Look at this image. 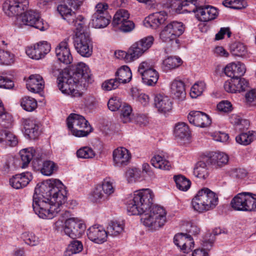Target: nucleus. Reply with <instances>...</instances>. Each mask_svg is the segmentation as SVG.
I'll list each match as a JSON object with an SVG mask.
<instances>
[{"label": "nucleus", "instance_id": "bb28decb", "mask_svg": "<svg viewBox=\"0 0 256 256\" xmlns=\"http://www.w3.org/2000/svg\"><path fill=\"white\" fill-rule=\"evenodd\" d=\"M27 88L31 92L38 93L44 88V82L39 74H32L30 76L26 83Z\"/></svg>", "mask_w": 256, "mask_h": 256}, {"label": "nucleus", "instance_id": "8fccbe9b", "mask_svg": "<svg viewBox=\"0 0 256 256\" xmlns=\"http://www.w3.org/2000/svg\"><path fill=\"white\" fill-rule=\"evenodd\" d=\"M21 238L30 246H36L38 243V238L32 232H25L21 235Z\"/></svg>", "mask_w": 256, "mask_h": 256}, {"label": "nucleus", "instance_id": "c85d7f7f", "mask_svg": "<svg viewBox=\"0 0 256 256\" xmlns=\"http://www.w3.org/2000/svg\"><path fill=\"white\" fill-rule=\"evenodd\" d=\"M110 18L111 16L109 14H94L92 17V24L96 28H104L110 24Z\"/></svg>", "mask_w": 256, "mask_h": 256}, {"label": "nucleus", "instance_id": "cd10ccee", "mask_svg": "<svg viewBox=\"0 0 256 256\" xmlns=\"http://www.w3.org/2000/svg\"><path fill=\"white\" fill-rule=\"evenodd\" d=\"M170 92L174 98L183 100L186 95L184 82L178 79L174 80L170 84Z\"/></svg>", "mask_w": 256, "mask_h": 256}, {"label": "nucleus", "instance_id": "f3484780", "mask_svg": "<svg viewBox=\"0 0 256 256\" xmlns=\"http://www.w3.org/2000/svg\"><path fill=\"white\" fill-rule=\"evenodd\" d=\"M88 238L92 242L100 244L106 240L108 233L101 226L94 225L90 227L87 231Z\"/></svg>", "mask_w": 256, "mask_h": 256}, {"label": "nucleus", "instance_id": "c03bdc74", "mask_svg": "<svg viewBox=\"0 0 256 256\" xmlns=\"http://www.w3.org/2000/svg\"><path fill=\"white\" fill-rule=\"evenodd\" d=\"M21 106L28 112H32L37 107L36 100L31 97L25 96L22 99Z\"/></svg>", "mask_w": 256, "mask_h": 256}, {"label": "nucleus", "instance_id": "4d7b16f0", "mask_svg": "<svg viewBox=\"0 0 256 256\" xmlns=\"http://www.w3.org/2000/svg\"><path fill=\"white\" fill-rule=\"evenodd\" d=\"M188 234L183 233L178 234L175 235L174 238V242L180 249L183 248L184 246H186V238Z\"/></svg>", "mask_w": 256, "mask_h": 256}, {"label": "nucleus", "instance_id": "c9c22d12", "mask_svg": "<svg viewBox=\"0 0 256 256\" xmlns=\"http://www.w3.org/2000/svg\"><path fill=\"white\" fill-rule=\"evenodd\" d=\"M206 162V158L202 161L198 162L194 170V174L200 178H206L208 176V172Z\"/></svg>", "mask_w": 256, "mask_h": 256}, {"label": "nucleus", "instance_id": "2f4dec72", "mask_svg": "<svg viewBox=\"0 0 256 256\" xmlns=\"http://www.w3.org/2000/svg\"><path fill=\"white\" fill-rule=\"evenodd\" d=\"M182 64V60L176 56H168L164 59L162 64V68L164 72H168L178 68Z\"/></svg>", "mask_w": 256, "mask_h": 256}, {"label": "nucleus", "instance_id": "58836bf2", "mask_svg": "<svg viewBox=\"0 0 256 256\" xmlns=\"http://www.w3.org/2000/svg\"><path fill=\"white\" fill-rule=\"evenodd\" d=\"M130 14L128 11L124 9L118 10L115 14L113 20L112 24L114 26H117L123 23L124 22L128 20Z\"/></svg>", "mask_w": 256, "mask_h": 256}, {"label": "nucleus", "instance_id": "39448f33", "mask_svg": "<svg viewBox=\"0 0 256 256\" xmlns=\"http://www.w3.org/2000/svg\"><path fill=\"white\" fill-rule=\"evenodd\" d=\"M85 25L75 27L74 44L75 49L81 56L88 58L92 54V44L90 34L84 29Z\"/></svg>", "mask_w": 256, "mask_h": 256}, {"label": "nucleus", "instance_id": "4468645a", "mask_svg": "<svg viewBox=\"0 0 256 256\" xmlns=\"http://www.w3.org/2000/svg\"><path fill=\"white\" fill-rule=\"evenodd\" d=\"M57 10L63 19L74 27H81L82 25L86 24L85 18L81 15L76 17L75 12H72L71 8H70L66 4H59L57 7Z\"/></svg>", "mask_w": 256, "mask_h": 256}, {"label": "nucleus", "instance_id": "49530a36", "mask_svg": "<svg viewBox=\"0 0 256 256\" xmlns=\"http://www.w3.org/2000/svg\"><path fill=\"white\" fill-rule=\"evenodd\" d=\"M254 138L252 133L248 132H243L240 134L236 137V142L242 145L247 146L250 144Z\"/></svg>", "mask_w": 256, "mask_h": 256}, {"label": "nucleus", "instance_id": "864d4df0", "mask_svg": "<svg viewBox=\"0 0 256 256\" xmlns=\"http://www.w3.org/2000/svg\"><path fill=\"white\" fill-rule=\"evenodd\" d=\"M222 4L226 7L234 10H241L248 6L246 1H223Z\"/></svg>", "mask_w": 256, "mask_h": 256}, {"label": "nucleus", "instance_id": "09e8293b", "mask_svg": "<svg viewBox=\"0 0 256 256\" xmlns=\"http://www.w3.org/2000/svg\"><path fill=\"white\" fill-rule=\"evenodd\" d=\"M204 82L200 81L194 84L192 86L190 92V95L192 98H196L200 96L206 88Z\"/></svg>", "mask_w": 256, "mask_h": 256}, {"label": "nucleus", "instance_id": "338daca9", "mask_svg": "<svg viewBox=\"0 0 256 256\" xmlns=\"http://www.w3.org/2000/svg\"><path fill=\"white\" fill-rule=\"evenodd\" d=\"M108 4L106 2H100L95 6L96 12L94 14L102 15L108 14Z\"/></svg>", "mask_w": 256, "mask_h": 256}, {"label": "nucleus", "instance_id": "dca6fc26", "mask_svg": "<svg viewBox=\"0 0 256 256\" xmlns=\"http://www.w3.org/2000/svg\"><path fill=\"white\" fill-rule=\"evenodd\" d=\"M50 44L46 41L40 42L34 44V46L28 48L26 54L30 58L40 60L43 58L50 50Z\"/></svg>", "mask_w": 256, "mask_h": 256}, {"label": "nucleus", "instance_id": "393cba45", "mask_svg": "<svg viewBox=\"0 0 256 256\" xmlns=\"http://www.w3.org/2000/svg\"><path fill=\"white\" fill-rule=\"evenodd\" d=\"M154 104L158 112H166L171 110L172 104L170 98L166 96L157 94L154 98Z\"/></svg>", "mask_w": 256, "mask_h": 256}, {"label": "nucleus", "instance_id": "680f3d73", "mask_svg": "<svg viewBox=\"0 0 256 256\" xmlns=\"http://www.w3.org/2000/svg\"><path fill=\"white\" fill-rule=\"evenodd\" d=\"M140 176V170L136 168H130L126 172V177L128 182H134Z\"/></svg>", "mask_w": 256, "mask_h": 256}, {"label": "nucleus", "instance_id": "a211bd4d", "mask_svg": "<svg viewBox=\"0 0 256 256\" xmlns=\"http://www.w3.org/2000/svg\"><path fill=\"white\" fill-rule=\"evenodd\" d=\"M189 122L195 126L205 128L209 126L211 120L206 114L200 111H192L188 116Z\"/></svg>", "mask_w": 256, "mask_h": 256}, {"label": "nucleus", "instance_id": "6e6d98bb", "mask_svg": "<svg viewBox=\"0 0 256 256\" xmlns=\"http://www.w3.org/2000/svg\"><path fill=\"white\" fill-rule=\"evenodd\" d=\"M107 198L106 195H104L102 192L101 187L97 186L91 194L90 200L94 202H100Z\"/></svg>", "mask_w": 256, "mask_h": 256}, {"label": "nucleus", "instance_id": "a878e982", "mask_svg": "<svg viewBox=\"0 0 256 256\" xmlns=\"http://www.w3.org/2000/svg\"><path fill=\"white\" fill-rule=\"evenodd\" d=\"M24 134L30 139L36 138L40 134L39 125L36 120L30 118L24 120Z\"/></svg>", "mask_w": 256, "mask_h": 256}, {"label": "nucleus", "instance_id": "f8f14e48", "mask_svg": "<svg viewBox=\"0 0 256 256\" xmlns=\"http://www.w3.org/2000/svg\"><path fill=\"white\" fill-rule=\"evenodd\" d=\"M138 72L142 77V82L148 86H155L159 78L158 72L147 62H142L140 64Z\"/></svg>", "mask_w": 256, "mask_h": 256}, {"label": "nucleus", "instance_id": "79ce46f5", "mask_svg": "<svg viewBox=\"0 0 256 256\" xmlns=\"http://www.w3.org/2000/svg\"><path fill=\"white\" fill-rule=\"evenodd\" d=\"M58 169L57 165L52 161L44 160L42 162V166L40 168L42 174L45 176L52 175Z\"/></svg>", "mask_w": 256, "mask_h": 256}, {"label": "nucleus", "instance_id": "052dcab7", "mask_svg": "<svg viewBox=\"0 0 256 256\" xmlns=\"http://www.w3.org/2000/svg\"><path fill=\"white\" fill-rule=\"evenodd\" d=\"M246 104L249 106H256V89H252L246 94Z\"/></svg>", "mask_w": 256, "mask_h": 256}, {"label": "nucleus", "instance_id": "5701e85b", "mask_svg": "<svg viewBox=\"0 0 256 256\" xmlns=\"http://www.w3.org/2000/svg\"><path fill=\"white\" fill-rule=\"evenodd\" d=\"M166 16L164 12L152 14L144 19V25L147 28L156 29L164 22L166 18Z\"/></svg>", "mask_w": 256, "mask_h": 256}, {"label": "nucleus", "instance_id": "774afa93", "mask_svg": "<svg viewBox=\"0 0 256 256\" xmlns=\"http://www.w3.org/2000/svg\"><path fill=\"white\" fill-rule=\"evenodd\" d=\"M122 32H127L132 31L134 28V24L133 22L127 20L117 26Z\"/></svg>", "mask_w": 256, "mask_h": 256}, {"label": "nucleus", "instance_id": "e433bc0d", "mask_svg": "<svg viewBox=\"0 0 256 256\" xmlns=\"http://www.w3.org/2000/svg\"><path fill=\"white\" fill-rule=\"evenodd\" d=\"M230 122L234 125L236 128L242 131L244 129H248L250 126L249 121L242 118L239 116L234 114L230 118Z\"/></svg>", "mask_w": 256, "mask_h": 256}, {"label": "nucleus", "instance_id": "f704fd0d", "mask_svg": "<svg viewBox=\"0 0 256 256\" xmlns=\"http://www.w3.org/2000/svg\"><path fill=\"white\" fill-rule=\"evenodd\" d=\"M124 230V224L122 222L117 221H111L108 227L106 232L108 236H116L120 234Z\"/></svg>", "mask_w": 256, "mask_h": 256}, {"label": "nucleus", "instance_id": "b1692460", "mask_svg": "<svg viewBox=\"0 0 256 256\" xmlns=\"http://www.w3.org/2000/svg\"><path fill=\"white\" fill-rule=\"evenodd\" d=\"M32 179V176L30 172H24L16 174L10 179V184L14 188H22L26 186Z\"/></svg>", "mask_w": 256, "mask_h": 256}, {"label": "nucleus", "instance_id": "6ab92c4d", "mask_svg": "<svg viewBox=\"0 0 256 256\" xmlns=\"http://www.w3.org/2000/svg\"><path fill=\"white\" fill-rule=\"evenodd\" d=\"M112 156L114 165L119 167L126 166L131 158L129 151L123 147L115 149L113 152Z\"/></svg>", "mask_w": 256, "mask_h": 256}, {"label": "nucleus", "instance_id": "603ef678", "mask_svg": "<svg viewBox=\"0 0 256 256\" xmlns=\"http://www.w3.org/2000/svg\"><path fill=\"white\" fill-rule=\"evenodd\" d=\"M132 109L130 106L124 104L120 110V118L124 123L130 121Z\"/></svg>", "mask_w": 256, "mask_h": 256}, {"label": "nucleus", "instance_id": "69168bd1", "mask_svg": "<svg viewBox=\"0 0 256 256\" xmlns=\"http://www.w3.org/2000/svg\"><path fill=\"white\" fill-rule=\"evenodd\" d=\"M218 111L224 112H228L232 110V104L228 100H222L217 104Z\"/></svg>", "mask_w": 256, "mask_h": 256}, {"label": "nucleus", "instance_id": "e2e57ef3", "mask_svg": "<svg viewBox=\"0 0 256 256\" xmlns=\"http://www.w3.org/2000/svg\"><path fill=\"white\" fill-rule=\"evenodd\" d=\"M230 176L236 179H243L246 176L248 172L244 168H238L232 170L230 172Z\"/></svg>", "mask_w": 256, "mask_h": 256}, {"label": "nucleus", "instance_id": "ddd939ff", "mask_svg": "<svg viewBox=\"0 0 256 256\" xmlns=\"http://www.w3.org/2000/svg\"><path fill=\"white\" fill-rule=\"evenodd\" d=\"M64 232L74 239L80 237L86 228L85 225L78 218H70L65 220L62 226Z\"/></svg>", "mask_w": 256, "mask_h": 256}, {"label": "nucleus", "instance_id": "de8ad7c7", "mask_svg": "<svg viewBox=\"0 0 256 256\" xmlns=\"http://www.w3.org/2000/svg\"><path fill=\"white\" fill-rule=\"evenodd\" d=\"M76 156L81 158H92L96 156L95 152L89 146H84L76 152Z\"/></svg>", "mask_w": 256, "mask_h": 256}, {"label": "nucleus", "instance_id": "bf43d9fd", "mask_svg": "<svg viewBox=\"0 0 256 256\" xmlns=\"http://www.w3.org/2000/svg\"><path fill=\"white\" fill-rule=\"evenodd\" d=\"M120 84V83L116 78H115L106 81L102 84V88L104 90H111L118 88Z\"/></svg>", "mask_w": 256, "mask_h": 256}, {"label": "nucleus", "instance_id": "ea45409f", "mask_svg": "<svg viewBox=\"0 0 256 256\" xmlns=\"http://www.w3.org/2000/svg\"><path fill=\"white\" fill-rule=\"evenodd\" d=\"M176 186L178 189L182 191H186L190 186V182L182 175L174 176V177Z\"/></svg>", "mask_w": 256, "mask_h": 256}, {"label": "nucleus", "instance_id": "473e14b6", "mask_svg": "<svg viewBox=\"0 0 256 256\" xmlns=\"http://www.w3.org/2000/svg\"><path fill=\"white\" fill-rule=\"evenodd\" d=\"M150 162L154 168L162 170H169L172 167L170 162L160 155L154 156Z\"/></svg>", "mask_w": 256, "mask_h": 256}, {"label": "nucleus", "instance_id": "20e7f679", "mask_svg": "<svg viewBox=\"0 0 256 256\" xmlns=\"http://www.w3.org/2000/svg\"><path fill=\"white\" fill-rule=\"evenodd\" d=\"M218 196L208 188H203L198 191L192 199V204L194 209L200 212L213 209L218 204Z\"/></svg>", "mask_w": 256, "mask_h": 256}, {"label": "nucleus", "instance_id": "7c9ffc66", "mask_svg": "<svg viewBox=\"0 0 256 256\" xmlns=\"http://www.w3.org/2000/svg\"><path fill=\"white\" fill-rule=\"evenodd\" d=\"M116 78L120 83L126 84L130 82L132 78V73L130 68L126 66H121L116 72Z\"/></svg>", "mask_w": 256, "mask_h": 256}, {"label": "nucleus", "instance_id": "2eb2a0df", "mask_svg": "<svg viewBox=\"0 0 256 256\" xmlns=\"http://www.w3.org/2000/svg\"><path fill=\"white\" fill-rule=\"evenodd\" d=\"M29 4L28 1H4L2 9L8 16H19L18 14L22 10H26Z\"/></svg>", "mask_w": 256, "mask_h": 256}, {"label": "nucleus", "instance_id": "1a4fd4ad", "mask_svg": "<svg viewBox=\"0 0 256 256\" xmlns=\"http://www.w3.org/2000/svg\"><path fill=\"white\" fill-rule=\"evenodd\" d=\"M186 2L184 5L192 4L193 8L191 11L196 13V16L199 20L208 22L215 19L218 16V10L214 6L210 5L199 6L197 1H183Z\"/></svg>", "mask_w": 256, "mask_h": 256}, {"label": "nucleus", "instance_id": "9b49d317", "mask_svg": "<svg viewBox=\"0 0 256 256\" xmlns=\"http://www.w3.org/2000/svg\"><path fill=\"white\" fill-rule=\"evenodd\" d=\"M184 30L182 23L172 22L164 27L160 34V38L164 42L175 40L177 42V38L181 36Z\"/></svg>", "mask_w": 256, "mask_h": 256}, {"label": "nucleus", "instance_id": "9d476101", "mask_svg": "<svg viewBox=\"0 0 256 256\" xmlns=\"http://www.w3.org/2000/svg\"><path fill=\"white\" fill-rule=\"evenodd\" d=\"M20 154L22 161V168L27 167L30 162L33 160L32 163L34 166L40 169L39 166L41 165L42 160L46 158V153L44 152L42 149H34L32 148L21 150L20 152Z\"/></svg>", "mask_w": 256, "mask_h": 256}, {"label": "nucleus", "instance_id": "7ed1b4c3", "mask_svg": "<svg viewBox=\"0 0 256 256\" xmlns=\"http://www.w3.org/2000/svg\"><path fill=\"white\" fill-rule=\"evenodd\" d=\"M90 76L88 66L78 62L71 72H64L62 76L58 78V87L63 94L79 97L82 95L80 90L86 89L91 82Z\"/></svg>", "mask_w": 256, "mask_h": 256}, {"label": "nucleus", "instance_id": "aec40b11", "mask_svg": "<svg viewBox=\"0 0 256 256\" xmlns=\"http://www.w3.org/2000/svg\"><path fill=\"white\" fill-rule=\"evenodd\" d=\"M68 39L62 42L56 48V54L58 60L66 64H70L72 57L68 44Z\"/></svg>", "mask_w": 256, "mask_h": 256}, {"label": "nucleus", "instance_id": "6e6552de", "mask_svg": "<svg viewBox=\"0 0 256 256\" xmlns=\"http://www.w3.org/2000/svg\"><path fill=\"white\" fill-rule=\"evenodd\" d=\"M232 208L238 211L256 210V194L247 192L238 194L231 200Z\"/></svg>", "mask_w": 256, "mask_h": 256}, {"label": "nucleus", "instance_id": "3c124183", "mask_svg": "<svg viewBox=\"0 0 256 256\" xmlns=\"http://www.w3.org/2000/svg\"><path fill=\"white\" fill-rule=\"evenodd\" d=\"M232 52L234 56H242L246 55L247 50L246 46L240 42H235L230 47Z\"/></svg>", "mask_w": 256, "mask_h": 256}, {"label": "nucleus", "instance_id": "4be33fe9", "mask_svg": "<svg viewBox=\"0 0 256 256\" xmlns=\"http://www.w3.org/2000/svg\"><path fill=\"white\" fill-rule=\"evenodd\" d=\"M244 64L240 62H232L228 64L224 69V74L232 78H240L246 72Z\"/></svg>", "mask_w": 256, "mask_h": 256}, {"label": "nucleus", "instance_id": "72a5a7b5", "mask_svg": "<svg viewBox=\"0 0 256 256\" xmlns=\"http://www.w3.org/2000/svg\"><path fill=\"white\" fill-rule=\"evenodd\" d=\"M0 142H5L6 144L14 146L18 144L16 137L11 132L6 130H0Z\"/></svg>", "mask_w": 256, "mask_h": 256}, {"label": "nucleus", "instance_id": "c756f323", "mask_svg": "<svg viewBox=\"0 0 256 256\" xmlns=\"http://www.w3.org/2000/svg\"><path fill=\"white\" fill-rule=\"evenodd\" d=\"M174 134L178 140H188L190 136L188 126L184 122L178 123L175 126Z\"/></svg>", "mask_w": 256, "mask_h": 256}, {"label": "nucleus", "instance_id": "0e129e2a", "mask_svg": "<svg viewBox=\"0 0 256 256\" xmlns=\"http://www.w3.org/2000/svg\"><path fill=\"white\" fill-rule=\"evenodd\" d=\"M69 250L73 252L74 254L80 252L83 249L82 243L78 240H73L68 246Z\"/></svg>", "mask_w": 256, "mask_h": 256}, {"label": "nucleus", "instance_id": "423d86ee", "mask_svg": "<svg viewBox=\"0 0 256 256\" xmlns=\"http://www.w3.org/2000/svg\"><path fill=\"white\" fill-rule=\"evenodd\" d=\"M66 120L68 128L76 136H86L92 132V128L88 121L81 115L71 114Z\"/></svg>", "mask_w": 256, "mask_h": 256}, {"label": "nucleus", "instance_id": "4c0bfd02", "mask_svg": "<svg viewBox=\"0 0 256 256\" xmlns=\"http://www.w3.org/2000/svg\"><path fill=\"white\" fill-rule=\"evenodd\" d=\"M128 50V60L132 62L138 59L145 52L137 42L134 43Z\"/></svg>", "mask_w": 256, "mask_h": 256}, {"label": "nucleus", "instance_id": "a18cd8bd", "mask_svg": "<svg viewBox=\"0 0 256 256\" xmlns=\"http://www.w3.org/2000/svg\"><path fill=\"white\" fill-rule=\"evenodd\" d=\"M14 62V55L8 50L0 48V64L10 65Z\"/></svg>", "mask_w": 256, "mask_h": 256}, {"label": "nucleus", "instance_id": "a19ab883", "mask_svg": "<svg viewBox=\"0 0 256 256\" xmlns=\"http://www.w3.org/2000/svg\"><path fill=\"white\" fill-rule=\"evenodd\" d=\"M0 125L2 128H8L11 126V118L5 112L2 102L0 100Z\"/></svg>", "mask_w": 256, "mask_h": 256}, {"label": "nucleus", "instance_id": "412c9836", "mask_svg": "<svg viewBox=\"0 0 256 256\" xmlns=\"http://www.w3.org/2000/svg\"><path fill=\"white\" fill-rule=\"evenodd\" d=\"M205 158L207 164L215 168H221L224 166L228 161V156L221 152H212Z\"/></svg>", "mask_w": 256, "mask_h": 256}, {"label": "nucleus", "instance_id": "13d9d810", "mask_svg": "<svg viewBox=\"0 0 256 256\" xmlns=\"http://www.w3.org/2000/svg\"><path fill=\"white\" fill-rule=\"evenodd\" d=\"M154 38L152 36H148L138 41V44H140L141 48L146 52L150 48L153 44Z\"/></svg>", "mask_w": 256, "mask_h": 256}, {"label": "nucleus", "instance_id": "0eeeda50", "mask_svg": "<svg viewBox=\"0 0 256 256\" xmlns=\"http://www.w3.org/2000/svg\"><path fill=\"white\" fill-rule=\"evenodd\" d=\"M14 22L15 24L21 28L23 26L34 27L40 30H44V27L40 12L34 10H26L18 16Z\"/></svg>", "mask_w": 256, "mask_h": 256}, {"label": "nucleus", "instance_id": "f257e3e1", "mask_svg": "<svg viewBox=\"0 0 256 256\" xmlns=\"http://www.w3.org/2000/svg\"><path fill=\"white\" fill-rule=\"evenodd\" d=\"M66 192L58 180L38 184L33 195L32 208L40 218L52 219L62 210L66 201Z\"/></svg>", "mask_w": 256, "mask_h": 256}, {"label": "nucleus", "instance_id": "5fc2aeb1", "mask_svg": "<svg viewBox=\"0 0 256 256\" xmlns=\"http://www.w3.org/2000/svg\"><path fill=\"white\" fill-rule=\"evenodd\" d=\"M236 92L244 91L248 86V82L244 78H234Z\"/></svg>", "mask_w": 256, "mask_h": 256}, {"label": "nucleus", "instance_id": "37998d69", "mask_svg": "<svg viewBox=\"0 0 256 256\" xmlns=\"http://www.w3.org/2000/svg\"><path fill=\"white\" fill-rule=\"evenodd\" d=\"M101 187L106 196H108L114 192V181L110 178H106L103 180L102 184L98 185Z\"/></svg>", "mask_w": 256, "mask_h": 256}, {"label": "nucleus", "instance_id": "f03ea898", "mask_svg": "<svg viewBox=\"0 0 256 256\" xmlns=\"http://www.w3.org/2000/svg\"><path fill=\"white\" fill-rule=\"evenodd\" d=\"M154 194L150 189L134 192L128 202V212L132 215H142L141 221L146 226L156 230L166 222V212L160 206L153 204Z\"/></svg>", "mask_w": 256, "mask_h": 256}]
</instances>
